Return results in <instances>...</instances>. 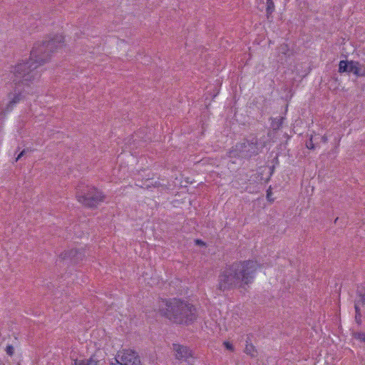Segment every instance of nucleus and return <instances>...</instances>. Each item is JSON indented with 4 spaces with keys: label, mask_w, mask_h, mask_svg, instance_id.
Listing matches in <instances>:
<instances>
[{
    "label": "nucleus",
    "mask_w": 365,
    "mask_h": 365,
    "mask_svg": "<svg viewBox=\"0 0 365 365\" xmlns=\"http://www.w3.org/2000/svg\"><path fill=\"white\" fill-rule=\"evenodd\" d=\"M240 147H241V148H242V147L246 148L247 146H246V145L244 143L243 145H240Z\"/></svg>",
    "instance_id": "nucleus-24"
},
{
    "label": "nucleus",
    "mask_w": 365,
    "mask_h": 365,
    "mask_svg": "<svg viewBox=\"0 0 365 365\" xmlns=\"http://www.w3.org/2000/svg\"><path fill=\"white\" fill-rule=\"evenodd\" d=\"M24 150H22L19 154V155L17 156L16 159V161H18L24 154Z\"/></svg>",
    "instance_id": "nucleus-21"
},
{
    "label": "nucleus",
    "mask_w": 365,
    "mask_h": 365,
    "mask_svg": "<svg viewBox=\"0 0 365 365\" xmlns=\"http://www.w3.org/2000/svg\"><path fill=\"white\" fill-rule=\"evenodd\" d=\"M306 146L308 149L312 150L314 148V145L313 143V136L312 135L309 142L307 143Z\"/></svg>",
    "instance_id": "nucleus-17"
},
{
    "label": "nucleus",
    "mask_w": 365,
    "mask_h": 365,
    "mask_svg": "<svg viewBox=\"0 0 365 365\" xmlns=\"http://www.w3.org/2000/svg\"><path fill=\"white\" fill-rule=\"evenodd\" d=\"M259 264L256 260L235 262L225 268L218 277V289L221 291L252 283Z\"/></svg>",
    "instance_id": "nucleus-2"
},
{
    "label": "nucleus",
    "mask_w": 365,
    "mask_h": 365,
    "mask_svg": "<svg viewBox=\"0 0 365 365\" xmlns=\"http://www.w3.org/2000/svg\"><path fill=\"white\" fill-rule=\"evenodd\" d=\"M223 344L227 350L230 351H234V346L230 341H224Z\"/></svg>",
    "instance_id": "nucleus-16"
},
{
    "label": "nucleus",
    "mask_w": 365,
    "mask_h": 365,
    "mask_svg": "<svg viewBox=\"0 0 365 365\" xmlns=\"http://www.w3.org/2000/svg\"><path fill=\"white\" fill-rule=\"evenodd\" d=\"M361 301L363 304H365V294L361 296Z\"/></svg>",
    "instance_id": "nucleus-23"
},
{
    "label": "nucleus",
    "mask_w": 365,
    "mask_h": 365,
    "mask_svg": "<svg viewBox=\"0 0 365 365\" xmlns=\"http://www.w3.org/2000/svg\"><path fill=\"white\" fill-rule=\"evenodd\" d=\"M173 349L175 352V356L178 360H186L189 357L192 356L190 349L185 346L173 344Z\"/></svg>",
    "instance_id": "nucleus-6"
},
{
    "label": "nucleus",
    "mask_w": 365,
    "mask_h": 365,
    "mask_svg": "<svg viewBox=\"0 0 365 365\" xmlns=\"http://www.w3.org/2000/svg\"><path fill=\"white\" fill-rule=\"evenodd\" d=\"M76 198L84 206L93 207L104 200V195L96 187L86 186L76 192Z\"/></svg>",
    "instance_id": "nucleus-4"
},
{
    "label": "nucleus",
    "mask_w": 365,
    "mask_h": 365,
    "mask_svg": "<svg viewBox=\"0 0 365 365\" xmlns=\"http://www.w3.org/2000/svg\"><path fill=\"white\" fill-rule=\"evenodd\" d=\"M284 117H278L272 119L271 122V126L274 130H278L279 129L283 123H284Z\"/></svg>",
    "instance_id": "nucleus-10"
},
{
    "label": "nucleus",
    "mask_w": 365,
    "mask_h": 365,
    "mask_svg": "<svg viewBox=\"0 0 365 365\" xmlns=\"http://www.w3.org/2000/svg\"><path fill=\"white\" fill-rule=\"evenodd\" d=\"M68 256L74 262H78L85 257V250H71L68 252Z\"/></svg>",
    "instance_id": "nucleus-8"
},
{
    "label": "nucleus",
    "mask_w": 365,
    "mask_h": 365,
    "mask_svg": "<svg viewBox=\"0 0 365 365\" xmlns=\"http://www.w3.org/2000/svg\"><path fill=\"white\" fill-rule=\"evenodd\" d=\"M354 308H355V312H356L355 321L359 325H360L362 322L361 321V314L360 309H359V305L357 303L355 304Z\"/></svg>",
    "instance_id": "nucleus-14"
},
{
    "label": "nucleus",
    "mask_w": 365,
    "mask_h": 365,
    "mask_svg": "<svg viewBox=\"0 0 365 365\" xmlns=\"http://www.w3.org/2000/svg\"><path fill=\"white\" fill-rule=\"evenodd\" d=\"M322 140L323 143H327L328 141V138H327V137L326 135H323L322 137Z\"/></svg>",
    "instance_id": "nucleus-22"
},
{
    "label": "nucleus",
    "mask_w": 365,
    "mask_h": 365,
    "mask_svg": "<svg viewBox=\"0 0 365 365\" xmlns=\"http://www.w3.org/2000/svg\"><path fill=\"white\" fill-rule=\"evenodd\" d=\"M63 37L57 35L48 41L36 43L31 51L29 58L19 61L8 74L9 82L15 86V94L9 95V103L6 111H11L16 103L21 101V88L29 86L41 76L38 68L49 58L50 53L54 52L63 46Z\"/></svg>",
    "instance_id": "nucleus-1"
},
{
    "label": "nucleus",
    "mask_w": 365,
    "mask_h": 365,
    "mask_svg": "<svg viewBox=\"0 0 365 365\" xmlns=\"http://www.w3.org/2000/svg\"><path fill=\"white\" fill-rule=\"evenodd\" d=\"M73 365H98V361L93 357L88 359H76Z\"/></svg>",
    "instance_id": "nucleus-9"
},
{
    "label": "nucleus",
    "mask_w": 365,
    "mask_h": 365,
    "mask_svg": "<svg viewBox=\"0 0 365 365\" xmlns=\"http://www.w3.org/2000/svg\"><path fill=\"white\" fill-rule=\"evenodd\" d=\"M272 190H271V187H269V188L267 190V200H269V202H273V201H274V199H273V198H272Z\"/></svg>",
    "instance_id": "nucleus-18"
},
{
    "label": "nucleus",
    "mask_w": 365,
    "mask_h": 365,
    "mask_svg": "<svg viewBox=\"0 0 365 365\" xmlns=\"http://www.w3.org/2000/svg\"><path fill=\"white\" fill-rule=\"evenodd\" d=\"M7 354L11 356L14 354V347L11 345H9L6 349Z\"/></svg>",
    "instance_id": "nucleus-19"
},
{
    "label": "nucleus",
    "mask_w": 365,
    "mask_h": 365,
    "mask_svg": "<svg viewBox=\"0 0 365 365\" xmlns=\"http://www.w3.org/2000/svg\"><path fill=\"white\" fill-rule=\"evenodd\" d=\"M195 243L198 245H205V242L201 240H196Z\"/></svg>",
    "instance_id": "nucleus-20"
},
{
    "label": "nucleus",
    "mask_w": 365,
    "mask_h": 365,
    "mask_svg": "<svg viewBox=\"0 0 365 365\" xmlns=\"http://www.w3.org/2000/svg\"><path fill=\"white\" fill-rule=\"evenodd\" d=\"M352 336L359 341L365 342V332H362V331L353 332Z\"/></svg>",
    "instance_id": "nucleus-13"
},
{
    "label": "nucleus",
    "mask_w": 365,
    "mask_h": 365,
    "mask_svg": "<svg viewBox=\"0 0 365 365\" xmlns=\"http://www.w3.org/2000/svg\"><path fill=\"white\" fill-rule=\"evenodd\" d=\"M349 66H350V61H340L339 64V73H344V72L349 73Z\"/></svg>",
    "instance_id": "nucleus-11"
},
{
    "label": "nucleus",
    "mask_w": 365,
    "mask_h": 365,
    "mask_svg": "<svg viewBox=\"0 0 365 365\" xmlns=\"http://www.w3.org/2000/svg\"><path fill=\"white\" fill-rule=\"evenodd\" d=\"M349 73H353L356 76H365V65L358 61H350Z\"/></svg>",
    "instance_id": "nucleus-7"
},
{
    "label": "nucleus",
    "mask_w": 365,
    "mask_h": 365,
    "mask_svg": "<svg viewBox=\"0 0 365 365\" xmlns=\"http://www.w3.org/2000/svg\"><path fill=\"white\" fill-rule=\"evenodd\" d=\"M110 365H142L138 353L130 349H124L118 351L115 361Z\"/></svg>",
    "instance_id": "nucleus-5"
},
{
    "label": "nucleus",
    "mask_w": 365,
    "mask_h": 365,
    "mask_svg": "<svg viewBox=\"0 0 365 365\" xmlns=\"http://www.w3.org/2000/svg\"><path fill=\"white\" fill-rule=\"evenodd\" d=\"M267 15H270L274 11V4L272 0H267V8H266Z\"/></svg>",
    "instance_id": "nucleus-15"
},
{
    "label": "nucleus",
    "mask_w": 365,
    "mask_h": 365,
    "mask_svg": "<svg viewBox=\"0 0 365 365\" xmlns=\"http://www.w3.org/2000/svg\"><path fill=\"white\" fill-rule=\"evenodd\" d=\"M156 311L160 316L176 324L189 325L198 317L195 306L178 298L159 299Z\"/></svg>",
    "instance_id": "nucleus-3"
},
{
    "label": "nucleus",
    "mask_w": 365,
    "mask_h": 365,
    "mask_svg": "<svg viewBox=\"0 0 365 365\" xmlns=\"http://www.w3.org/2000/svg\"><path fill=\"white\" fill-rule=\"evenodd\" d=\"M245 352L247 354H249L251 356L254 357V356H256L257 350H256V349H255V347L254 346L253 344H249L247 341V344H246V346H245Z\"/></svg>",
    "instance_id": "nucleus-12"
}]
</instances>
